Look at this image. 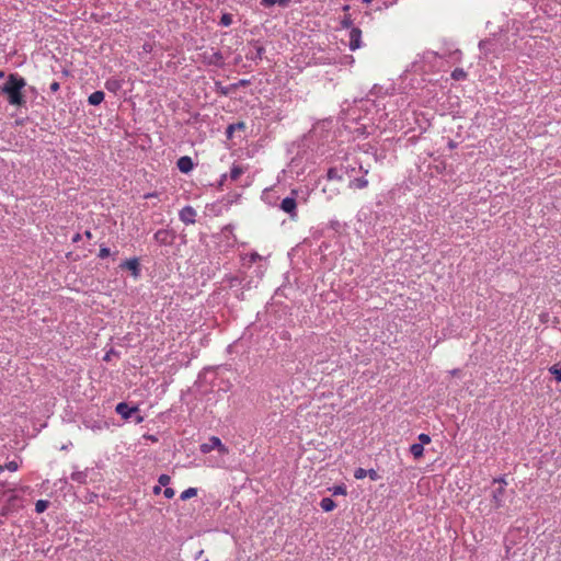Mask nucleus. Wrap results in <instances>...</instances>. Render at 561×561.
Instances as JSON below:
<instances>
[{"mask_svg": "<svg viewBox=\"0 0 561 561\" xmlns=\"http://www.w3.org/2000/svg\"><path fill=\"white\" fill-rule=\"evenodd\" d=\"M26 85V81L18 73H10L7 82L0 87V91L7 95L8 102L13 106H24L26 104L25 96L22 92Z\"/></svg>", "mask_w": 561, "mask_h": 561, "instance_id": "f257e3e1", "label": "nucleus"}, {"mask_svg": "<svg viewBox=\"0 0 561 561\" xmlns=\"http://www.w3.org/2000/svg\"><path fill=\"white\" fill-rule=\"evenodd\" d=\"M493 485L495 488L492 490V504L495 510L502 507L505 502V493H506V485L507 482L503 478L494 479Z\"/></svg>", "mask_w": 561, "mask_h": 561, "instance_id": "f03ea898", "label": "nucleus"}, {"mask_svg": "<svg viewBox=\"0 0 561 561\" xmlns=\"http://www.w3.org/2000/svg\"><path fill=\"white\" fill-rule=\"evenodd\" d=\"M214 449H218L220 454H228V448L221 443V440L217 436H211L208 443H204L201 445V451L203 454H208Z\"/></svg>", "mask_w": 561, "mask_h": 561, "instance_id": "7ed1b4c3", "label": "nucleus"}, {"mask_svg": "<svg viewBox=\"0 0 561 561\" xmlns=\"http://www.w3.org/2000/svg\"><path fill=\"white\" fill-rule=\"evenodd\" d=\"M280 209L287 213L293 220L297 218V203L295 197H286L280 203Z\"/></svg>", "mask_w": 561, "mask_h": 561, "instance_id": "20e7f679", "label": "nucleus"}, {"mask_svg": "<svg viewBox=\"0 0 561 561\" xmlns=\"http://www.w3.org/2000/svg\"><path fill=\"white\" fill-rule=\"evenodd\" d=\"M179 217L185 225H192L195 222L196 210L192 206H185L180 210Z\"/></svg>", "mask_w": 561, "mask_h": 561, "instance_id": "39448f33", "label": "nucleus"}, {"mask_svg": "<svg viewBox=\"0 0 561 561\" xmlns=\"http://www.w3.org/2000/svg\"><path fill=\"white\" fill-rule=\"evenodd\" d=\"M362 45V31L358 27H352L350 32V49L356 50Z\"/></svg>", "mask_w": 561, "mask_h": 561, "instance_id": "423d86ee", "label": "nucleus"}, {"mask_svg": "<svg viewBox=\"0 0 561 561\" xmlns=\"http://www.w3.org/2000/svg\"><path fill=\"white\" fill-rule=\"evenodd\" d=\"M119 267L123 270L130 271L135 278H137L139 276L140 268H139V261L137 257L126 260L125 262H123L119 265Z\"/></svg>", "mask_w": 561, "mask_h": 561, "instance_id": "0eeeda50", "label": "nucleus"}, {"mask_svg": "<svg viewBox=\"0 0 561 561\" xmlns=\"http://www.w3.org/2000/svg\"><path fill=\"white\" fill-rule=\"evenodd\" d=\"M154 240L160 243V244H163V245H168V244H171L172 240H173V236L172 233L167 230V229H159L156 233H154Z\"/></svg>", "mask_w": 561, "mask_h": 561, "instance_id": "6e6552de", "label": "nucleus"}, {"mask_svg": "<svg viewBox=\"0 0 561 561\" xmlns=\"http://www.w3.org/2000/svg\"><path fill=\"white\" fill-rule=\"evenodd\" d=\"M137 410L138 409L136 407L130 408L125 402L118 403L115 408L116 413L119 414L125 420L131 417L133 413L136 412Z\"/></svg>", "mask_w": 561, "mask_h": 561, "instance_id": "1a4fd4ad", "label": "nucleus"}, {"mask_svg": "<svg viewBox=\"0 0 561 561\" xmlns=\"http://www.w3.org/2000/svg\"><path fill=\"white\" fill-rule=\"evenodd\" d=\"M176 165L181 172L188 173L193 169V161L187 156L181 157L178 160Z\"/></svg>", "mask_w": 561, "mask_h": 561, "instance_id": "9d476101", "label": "nucleus"}, {"mask_svg": "<svg viewBox=\"0 0 561 561\" xmlns=\"http://www.w3.org/2000/svg\"><path fill=\"white\" fill-rule=\"evenodd\" d=\"M103 100H104V92H102V91H95V92L91 93L88 99V101L91 105H99L103 102Z\"/></svg>", "mask_w": 561, "mask_h": 561, "instance_id": "9b49d317", "label": "nucleus"}, {"mask_svg": "<svg viewBox=\"0 0 561 561\" xmlns=\"http://www.w3.org/2000/svg\"><path fill=\"white\" fill-rule=\"evenodd\" d=\"M320 507L324 511V512H331L333 511L335 507H336V504L335 502L330 499V497H323L320 502Z\"/></svg>", "mask_w": 561, "mask_h": 561, "instance_id": "f8f14e48", "label": "nucleus"}, {"mask_svg": "<svg viewBox=\"0 0 561 561\" xmlns=\"http://www.w3.org/2000/svg\"><path fill=\"white\" fill-rule=\"evenodd\" d=\"M410 453L415 459H420L424 454V446L419 443L412 444L410 447Z\"/></svg>", "mask_w": 561, "mask_h": 561, "instance_id": "ddd939ff", "label": "nucleus"}, {"mask_svg": "<svg viewBox=\"0 0 561 561\" xmlns=\"http://www.w3.org/2000/svg\"><path fill=\"white\" fill-rule=\"evenodd\" d=\"M244 173V168L241 165H232L230 170V179L237 181Z\"/></svg>", "mask_w": 561, "mask_h": 561, "instance_id": "4468645a", "label": "nucleus"}, {"mask_svg": "<svg viewBox=\"0 0 561 561\" xmlns=\"http://www.w3.org/2000/svg\"><path fill=\"white\" fill-rule=\"evenodd\" d=\"M327 178L330 181L341 182L343 180V176L339 173V171L335 168H330L328 170Z\"/></svg>", "mask_w": 561, "mask_h": 561, "instance_id": "2eb2a0df", "label": "nucleus"}, {"mask_svg": "<svg viewBox=\"0 0 561 561\" xmlns=\"http://www.w3.org/2000/svg\"><path fill=\"white\" fill-rule=\"evenodd\" d=\"M549 371L554 376L558 382H561V364H554L549 367Z\"/></svg>", "mask_w": 561, "mask_h": 561, "instance_id": "dca6fc26", "label": "nucleus"}, {"mask_svg": "<svg viewBox=\"0 0 561 561\" xmlns=\"http://www.w3.org/2000/svg\"><path fill=\"white\" fill-rule=\"evenodd\" d=\"M196 494H197V489L188 488V489H186L185 491H183L181 493L180 497H181V500L186 501V500H188L191 497L196 496Z\"/></svg>", "mask_w": 561, "mask_h": 561, "instance_id": "f3484780", "label": "nucleus"}, {"mask_svg": "<svg viewBox=\"0 0 561 561\" xmlns=\"http://www.w3.org/2000/svg\"><path fill=\"white\" fill-rule=\"evenodd\" d=\"M19 467H20L19 462L15 460H12V461L7 462L4 466H0V472H2L4 469L14 472L19 469Z\"/></svg>", "mask_w": 561, "mask_h": 561, "instance_id": "a211bd4d", "label": "nucleus"}, {"mask_svg": "<svg viewBox=\"0 0 561 561\" xmlns=\"http://www.w3.org/2000/svg\"><path fill=\"white\" fill-rule=\"evenodd\" d=\"M451 78L454 80H463L467 78V72L461 69V68H456L453 72H451Z\"/></svg>", "mask_w": 561, "mask_h": 561, "instance_id": "6ab92c4d", "label": "nucleus"}, {"mask_svg": "<svg viewBox=\"0 0 561 561\" xmlns=\"http://www.w3.org/2000/svg\"><path fill=\"white\" fill-rule=\"evenodd\" d=\"M330 491L332 492L333 495H346L347 494V490L344 484L334 485L333 488L330 489Z\"/></svg>", "mask_w": 561, "mask_h": 561, "instance_id": "aec40b11", "label": "nucleus"}, {"mask_svg": "<svg viewBox=\"0 0 561 561\" xmlns=\"http://www.w3.org/2000/svg\"><path fill=\"white\" fill-rule=\"evenodd\" d=\"M48 507V501H45V500H38L36 503H35V511L36 513L41 514L43 512H45Z\"/></svg>", "mask_w": 561, "mask_h": 561, "instance_id": "412c9836", "label": "nucleus"}, {"mask_svg": "<svg viewBox=\"0 0 561 561\" xmlns=\"http://www.w3.org/2000/svg\"><path fill=\"white\" fill-rule=\"evenodd\" d=\"M351 185H354L356 188H365L368 186V181L365 178L355 179Z\"/></svg>", "mask_w": 561, "mask_h": 561, "instance_id": "4be33fe9", "label": "nucleus"}, {"mask_svg": "<svg viewBox=\"0 0 561 561\" xmlns=\"http://www.w3.org/2000/svg\"><path fill=\"white\" fill-rule=\"evenodd\" d=\"M105 88L108 91L115 92L117 89L121 88V83L117 80H107L105 82Z\"/></svg>", "mask_w": 561, "mask_h": 561, "instance_id": "5701e85b", "label": "nucleus"}, {"mask_svg": "<svg viewBox=\"0 0 561 561\" xmlns=\"http://www.w3.org/2000/svg\"><path fill=\"white\" fill-rule=\"evenodd\" d=\"M354 477L355 479L357 480H360V479H364L367 477V470L363 469V468H357L354 472Z\"/></svg>", "mask_w": 561, "mask_h": 561, "instance_id": "b1692460", "label": "nucleus"}, {"mask_svg": "<svg viewBox=\"0 0 561 561\" xmlns=\"http://www.w3.org/2000/svg\"><path fill=\"white\" fill-rule=\"evenodd\" d=\"M171 481V478L168 474H161L158 479V482L162 486H167Z\"/></svg>", "mask_w": 561, "mask_h": 561, "instance_id": "393cba45", "label": "nucleus"}, {"mask_svg": "<svg viewBox=\"0 0 561 561\" xmlns=\"http://www.w3.org/2000/svg\"><path fill=\"white\" fill-rule=\"evenodd\" d=\"M419 444H422L424 446L431 443V437L430 435L422 433L419 435Z\"/></svg>", "mask_w": 561, "mask_h": 561, "instance_id": "a878e982", "label": "nucleus"}, {"mask_svg": "<svg viewBox=\"0 0 561 561\" xmlns=\"http://www.w3.org/2000/svg\"><path fill=\"white\" fill-rule=\"evenodd\" d=\"M367 477H369L370 480L376 481L380 478L378 472L375 469L367 470Z\"/></svg>", "mask_w": 561, "mask_h": 561, "instance_id": "bb28decb", "label": "nucleus"}, {"mask_svg": "<svg viewBox=\"0 0 561 561\" xmlns=\"http://www.w3.org/2000/svg\"><path fill=\"white\" fill-rule=\"evenodd\" d=\"M111 254V251L108 248H101L99 252V256L101 259L107 257Z\"/></svg>", "mask_w": 561, "mask_h": 561, "instance_id": "cd10ccee", "label": "nucleus"}, {"mask_svg": "<svg viewBox=\"0 0 561 561\" xmlns=\"http://www.w3.org/2000/svg\"><path fill=\"white\" fill-rule=\"evenodd\" d=\"M163 494L167 499H172L175 494V491L172 488H165Z\"/></svg>", "mask_w": 561, "mask_h": 561, "instance_id": "c85d7f7f", "label": "nucleus"}, {"mask_svg": "<svg viewBox=\"0 0 561 561\" xmlns=\"http://www.w3.org/2000/svg\"><path fill=\"white\" fill-rule=\"evenodd\" d=\"M59 88H60V85L57 81L51 82L50 87H49L51 92H57L59 90Z\"/></svg>", "mask_w": 561, "mask_h": 561, "instance_id": "c756f323", "label": "nucleus"}, {"mask_svg": "<svg viewBox=\"0 0 561 561\" xmlns=\"http://www.w3.org/2000/svg\"><path fill=\"white\" fill-rule=\"evenodd\" d=\"M261 3L264 7H271V5H274L276 3V0H261Z\"/></svg>", "mask_w": 561, "mask_h": 561, "instance_id": "7c9ffc66", "label": "nucleus"}, {"mask_svg": "<svg viewBox=\"0 0 561 561\" xmlns=\"http://www.w3.org/2000/svg\"><path fill=\"white\" fill-rule=\"evenodd\" d=\"M276 3H278L279 5L286 8V7L289 5L290 0H276Z\"/></svg>", "mask_w": 561, "mask_h": 561, "instance_id": "2f4dec72", "label": "nucleus"}, {"mask_svg": "<svg viewBox=\"0 0 561 561\" xmlns=\"http://www.w3.org/2000/svg\"><path fill=\"white\" fill-rule=\"evenodd\" d=\"M221 22H222V24H224V25H229V24H230V22H231V19H230V16H229V15H226V14H225V15L222 16V19H221Z\"/></svg>", "mask_w": 561, "mask_h": 561, "instance_id": "473e14b6", "label": "nucleus"}, {"mask_svg": "<svg viewBox=\"0 0 561 561\" xmlns=\"http://www.w3.org/2000/svg\"><path fill=\"white\" fill-rule=\"evenodd\" d=\"M342 25H343L344 27H351V25H352V21H351L350 19H344V20L342 21Z\"/></svg>", "mask_w": 561, "mask_h": 561, "instance_id": "72a5a7b5", "label": "nucleus"}, {"mask_svg": "<svg viewBox=\"0 0 561 561\" xmlns=\"http://www.w3.org/2000/svg\"><path fill=\"white\" fill-rule=\"evenodd\" d=\"M157 196H158V194H157L156 192H153V193H148V194H146V195H145V198H154V197H157Z\"/></svg>", "mask_w": 561, "mask_h": 561, "instance_id": "f704fd0d", "label": "nucleus"}, {"mask_svg": "<svg viewBox=\"0 0 561 561\" xmlns=\"http://www.w3.org/2000/svg\"><path fill=\"white\" fill-rule=\"evenodd\" d=\"M233 129H234V125H230L227 129V133L228 135H230L231 133H233Z\"/></svg>", "mask_w": 561, "mask_h": 561, "instance_id": "c9c22d12", "label": "nucleus"}, {"mask_svg": "<svg viewBox=\"0 0 561 561\" xmlns=\"http://www.w3.org/2000/svg\"><path fill=\"white\" fill-rule=\"evenodd\" d=\"M160 491H161V486L160 485H157V486L153 488V492L156 494L160 493Z\"/></svg>", "mask_w": 561, "mask_h": 561, "instance_id": "e433bc0d", "label": "nucleus"}, {"mask_svg": "<svg viewBox=\"0 0 561 561\" xmlns=\"http://www.w3.org/2000/svg\"><path fill=\"white\" fill-rule=\"evenodd\" d=\"M244 123H238L237 125H234V127H238V128H244Z\"/></svg>", "mask_w": 561, "mask_h": 561, "instance_id": "4c0bfd02", "label": "nucleus"}, {"mask_svg": "<svg viewBox=\"0 0 561 561\" xmlns=\"http://www.w3.org/2000/svg\"><path fill=\"white\" fill-rule=\"evenodd\" d=\"M80 240V234H77L75 238H73V242H77Z\"/></svg>", "mask_w": 561, "mask_h": 561, "instance_id": "58836bf2", "label": "nucleus"}, {"mask_svg": "<svg viewBox=\"0 0 561 561\" xmlns=\"http://www.w3.org/2000/svg\"><path fill=\"white\" fill-rule=\"evenodd\" d=\"M85 236H87L88 238H91V232H90V231H87V232H85Z\"/></svg>", "mask_w": 561, "mask_h": 561, "instance_id": "ea45409f", "label": "nucleus"}, {"mask_svg": "<svg viewBox=\"0 0 561 561\" xmlns=\"http://www.w3.org/2000/svg\"><path fill=\"white\" fill-rule=\"evenodd\" d=\"M364 3H369L371 2L373 0H362Z\"/></svg>", "mask_w": 561, "mask_h": 561, "instance_id": "a19ab883", "label": "nucleus"}, {"mask_svg": "<svg viewBox=\"0 0 561 561\" xmlns=\"http://www.w3.org/2000/svg\"><path fill=\"white\" fill-rule=\"evenodd\" d=\"M3 77H4V72H3V71H1V72H0V78H3Z\"/></svg>", "mask_w": 561, "mask_h": 561, "instance_id": "79ce46f5", "label": "nucleus"}, {"mask_svg": "<svg viewBox=\"0 0 561 561\" xmlns=\"http://www.w3.org/2000/svg\"><path fill=\"white\" fill-rule=\"evenodd\" d=\"M0 94H3V93L0 91Z\"/></svg>", "mask_w": 561, "mask_h": 561, "instance_id": "37998d69", "label": "nucleus"}]
</instances>
